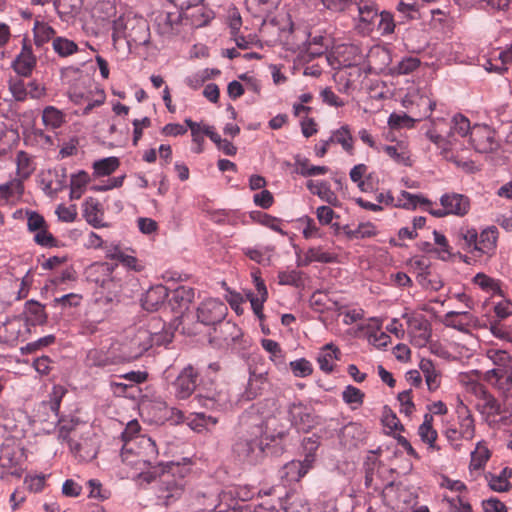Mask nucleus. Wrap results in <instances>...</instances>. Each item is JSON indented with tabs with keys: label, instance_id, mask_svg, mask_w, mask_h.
<instances>
[{
	"label": "nucleus",
	"instance_id": "obj_1",
	"mask_svg": "<svg viewBox=\"0 0 512 512\" xmlns=\"http://www.w3.org/2000/svg\"><path fill=\"white\" fill-rule=\"evenodd\" d=\"M275 421L273 417L264 419L262 416L255 414V409L242 416V422L250 430L239 436L233 445V452L240 461L255 464L262 457L269 441H275L276 438H282L285 435L284 430L270 431Z\"/></svg>",
	"mask_w": 512,
	"mask_h": 512
},
{
	"label": "nucleus",
	"instance_id": "obj_2",
	"mask_svg": "<svg viewBox=\"0 0 512 512\" xmlns=\"http://www.w3.org/2000/svg\"><path fill=\"white\" fill-rule=\"evenodd\" d=\"M104 253L107 259L115 261L108 267L110 278L103 281V287L113 296H117L124 285L133 280L131 272H141L145 265L138 259L135 251L117 242H110L104 246Z\"/></svg>",
	"mask_w": 512,
	"mask_h": 512
},
{
	"label": "nucleus",
	"instance_id": "obj_3",
	"mask_svg": "<svg viewBox=\"0 0 512 512\" xmlns=\"http://www.w3.org/2000/svg\"><path fill=\"white\" fill-rule=\"evenodd\" d=\"M158 448L155 441L147 436H138L136 439L123 444L121 450L122 462L134 470L132 477L138 476L150 482L156 476L160 467L153 466L158 457Z\"/></svg>",
	"mask_w": 512,
	"mask_h": 512
},
{
	"label": "nucleus",
	"instance_id": "obj_4",
	"mask_svg": "<svg viewBox=\"0 0 512 512\" xmlns=\"http://www.w3.org/2000/svg\"><path fill=\"white\" fill-rule=\"evenodd\" d=\"M174 337L172 327L160 318L151 317L146 326L139 327L129 339V361L140 357L154 345L166 346Z\"/></svg>",
	"mask_w": 512,
	"mask_h": 512
},
{
	"label": "nucleus",
	"instance_id": "obj_5",
	"mask_svg": "<svg viewBox=\"0 0 512 512\" xmlns=\"http://www.w3.org/2000/svg\"><path fill=\"white\" fill-rule=\"evenodd\" d=\"M472 127L466 116L456 114L449 124L442 118L433 119L425 135L445 154L453 149L459 138L470 136Z\"/></svg>",
	"mask_w": 512,
	"mask_h": 512
},
{
	"label": "nucleus",
	"instance_id": "obj_6",
	"mask_svg": "<svg viewBox=\"0 0 512 512\" xmlns=\"http://www.w3.org/2000/svg\"><path fill=\"white\" fill-rule=\"evenodd\" d=\"M256 491L254 488L244 485L224 490L219 494V501L212 512H271L273 503L262 501L257 504L247 503Z\"/></svg>",
	"mask_w": 512,
	"mask_h": 512
},
{
	"label": "nucleus",
	"instance_id": "obj_7",
	"mask_svg": "<svg viewBox=\"0 0 512 512\" xmlns=\"http://www.w3.org/2000/svg\"><path fill=\"white\" fill-rule=\"evenodd\" d=\"M188 469L179 463L169 462L159 468L156 476L150 480L158 478L157 498L165 506L175 503L184 493L185 475Z\"/></svg>",
	"mask_w": 512,
	"mask_h": 512
},
{
	"label": "nucleus",
	"instance_id": "obj_8",
	"mask_svg": "<svg viewBox=\"0 0 512 512\" xmlns=\"http://www.w3.org/2000/svg\"><path fill=\"white\" fill-rule=\"evenodd\" d=\"M147 21L132 11L123 13L113 22V41L124 38L129 44L145 45L149 42Z\"/></svg>",
	"mask_w": 512,
	"mask_h": 512
},
{
	"label": "nucleus",
	"instance_id": "obj_9",
	"mask_svg": "<svg viewBox=\"0 0 512 512\" xmlns=\"http://www.w3.org/2000/svg\"><path fill=\"white\" fill-rule=\"evenodd\" d=\"M349 15L353 27L358 34L370 35L375 29L379 18L376 4L370 0H354Z\"/></svg>",
	"mask_w": 512,
	"mask_h": 512
},
{
	"label": "nucleus",
	"instance_id": "obj_10",
	"mask_svg": "<svg viewBox=\"0 0 512 512\" xmlns=\"http://www.w3.org/2000/svg\"><path fill=\"white\" fill-rule=\"evenodd\" d=\"M129 362V357L122 352L118 343H111L108 347L90 349L86 355V365L88 367L107 368Z\"/></svg>",
	"mask_w": 512,
	"mask_h": 512
},
{
	"label": "nucleus",
	"instance_id": "obj_11",
	"mask_svg": "<svg viewBox=\"0 0 512 512\" xmlns=\"http://www.w3.org/2000/svg\"><path fill=\"white\" fill-rule=\"evenodd\" d=\"M440 206L433 207L431 215L437 218H442L448 215L463 217L468 214L471 203L470 199L459 193H445L440 197Z\"/></svg>",
	"mask_w": 512,
	"mask_h": 512
},
{
	"label": "nucleus",
	"instance_id": "obj_12",
	"mask_svg": "<svg viewBox=\"0 0 512 512\" xmlns=\"http://www.w3.org/2000/svg\"><path fill=\"white\" fill-rule=\"evenodd\" d=\"M24 461V453L22 449L14 444H4L0 450V467L3 472L1 479H5L7 475L21 477L22 463Z\"/></svg>",
	"mask_w": 512,
	"mask_h": 512
},
{
	"label": "nucleus",
	"instance_id": "obj_13",
	"mask_svg": "<svg viewBox=\"0 0 512 512\" xmlns=\"http://www.w3.org/2000/svg\"><path fill=\"white\" fill-rule=\"evenodd\" d=\"M181 14L184 25H190L194 28L207 25L214 17L213 11L205 6L202 1L182 3Z\"/></svg>",
	"mask_w": 512,
	"mask_h": 512
},
{
	"label": "nucleus",
	"instance_id": "obj_14",
	"mask_svg": "<svg viewBox=\"0 0 512 512\" xmlns=\"http://www.w3.org/2000/svg\"><path fill=\"white\" fill-rule=\"evenodd\" d=\"M402 106L406 109H418L420 116H430L436 103L433 101L426 88L411 86L402 99Z\"/></svg>",
	"mask_w": 512,
	"mask_h": 512
},
{
	"label": "nucleus",
	"instance_id": "obj_15",
	"mask_svg": "<svg viewBox=\"0 0 512 512\" xmlns=\"http://www.w3.org/2000/svg\"><path fill=\"white\" fill-rule=\"evenodd\" d=\"M58 423V440L67 442L70 451L75 457L79 458L81 461H89L96 457V451L93 448L85 450L83 444L78 443L69 437L70 433L75 429V420L58 419Z\"/></svg>",
	"mask_w": 512,
	"mask_h": 512
},
{
	"label": "nucleus",
	"instance_id": "obj_16",
	"mask_svg": "<svg viewBox=\"0 0 512 512\" xmlns=\"http://www.w3.org/2000/svg\"><path fill=\"white\" fill-rule=\"evenodd\" d=\"M362 59L359 47L353 44H340L333 47L328 60L335 69L357 65Z\"/></svg>",
	"mask_w": 512,
	"mask_h": 512
},
{
	"label": "nucleus",
	"instance_id": "obj_17",
	"mask_svg": "<svg viewBox=\"0 0 512 512\" xmlns=\"http://www.w3.org/2000/svg\"><path fill=\"white\" fill-rule=\"evenodd\" d=\"M470 144L476 152L490 153L497 149L495 131L487 125L475 124L470 133Z\"/></svg>",
	"mask_w": 512,
	"mask_h": 512
},
{
	"label": "nucleus",
	"instance_id": "obj_18",
	"mask_svg": "<svg viewBox=\"0 0 512 512\" xmlns=\"http://www.w3.org/2000/svg\"><path fill=\"white\" fill-rule=\"evenodd\" d=\"M227 306L219 299H206L197 309L198 320L205 325L222 322L227 315Z\"/></svg>",
	"mask_w": 512,
	"mask_h": 512
},
{
	"label": "nucleus",
	"instance_id": "obj_19",
	"mask_svg": "<svg viewBox=\"0 0 512 512\" xmlns=\"http://www.w3.org/2000/svg\"><path fill=\"white\" fill-rule=\"evenodd\" d=\"M197 379L198 373L193 366L183 368L171 384L175 397L180 400L189 398L196 389Z\"/></svg>",
	"mask_w": 512,
	"mask_h": 512
},
{
	"label": "nucleus",
	"instance_id": "obj_20",
	"mask_svg": "<svg viewBox=\"0 0 512 512\" xmlns=\"http://www.w3.org/2000/svg\"><path fill=\"white\" fill-rule=\"evenodd\" d=\"M483 379L495 388L504 399H512L511 371L502 368H492L484 373Z\"/></svg>",
	"mask_w": 512,
	"mask_h": 512
},
{
	"label": "nucleus",
	"instance_id": "obj_21",
	"mask_svg": "<svg viewBox=\"0 0 512 512\" xmlns=\"http://www.w3.org/2000/svg\"><path fill=\"white\" fill-rule=\"evenodd\" d=\"M155 25L160 35L170 38L179 35L184 25L181 12H159L155 17Z\"/></svg>",
	"mask_w": 512,
	"mask_h": 512
},
{
	"label": "nucleus",
	"instance_id": "obj_22",
	"mask_svg": "<svg viewBox=\"0 0 512 512\" xmlns=\"http://www.w3.org/2000/svg\"><path fill=\"white\" fill-rule=\"evenodd\" d=\"M288 417L291 425L299 432H308L315 424L311 409L300 402H294L288 406Z\"/></svg>",
	"mask_w": 512,
	"mask_h": 512
},
{
	"label": "nucleus",
	"instance_id": "obj_23",
	"mask_svg": "<svg viewBox=\"0 0 512 512\" xmlns=\"http://www.w3.org/2000/svg\"><path fill=\"white\" fill-rule=\"evenodd\" d=\"M369 71L373 73L386 72L392 66V55L389 48L374 45L367 53Z\"/></svg>",
	"mask_w": 512,
	"mask_h": 512
},
{
	"label": "nucleus",
	"instance_id": "obj_24",
	"mask_svg": "<svg viewBox=\"0 0 512 512\" xmlns=\"http://www.w3.org/2000/svg\"><path fill=\"white\" fill-rule=\"evenodd\" d=\"M149 413L152 414L156 423L170 422L179 424L183 422V412L175 407H169L164 401H155L149 405Z\"/></svg>",
	"mask_w": 512,
	"mask_h": 512
},
{
	"label": "nucleus",
	"instance_id": "obj_25",
	"mask_svg": "<svg viewBox=\"0 0 512 512\" xmlns=\"http://www.w3.org/2000/svg\"><path fill=\"white\" fill-rule=\"evenodd\" d=\"M28 332L27 323L20 317L8 319L0 326V341L14 344Z\"/></svg>",
	"mask_w": 512,
	"mask_h": 512
},
{
	"label": "nucleus",
	"instance_id": "obj_26",
	"mask_svg": "<svg viewBox=\"0 0 512 512\" xmlns=\"http://www.w3.org/2000/svg\"><path fill=\"white\" fill-rule=\"evenodd\" d=\"M36 63L37 59L31 46L24 43L20 53L11 62V68L18 76L29 77L36 67Z\"/></svg>",
	"mask_w": 512,
	"mask_h": 512
},
{
	"label": "nucleus",
	"instance_id": "obj_27",
	"mask_svg": "<svg viewBox=\"0 0 512 512\" xmlns=\"http://www.w3.org/2000/svg\"><path fill=\"white\" fill-rule=\"evenodd\" d=\"M268 384V370L250 365L249 379L245 390L247 400L256 398Z\"/></svg>",
	"mask_w": 512,
	"mask_h": 512
},
{
	"label": "nucleus",
	"instance_id": "obj_28",
	"mask_svg": "<svg viewBox=\"0 0 512 512\" xmlns=\"http://www.w3.org/2000/svg\"><path fill=\"white\" fill-rule=\"evenodd\" d=\"M312 468V458L310 456L303 458V460H292L282 467L280 477L287 482H296L303 478Z\"/></svg>",
	"mask_w": 512,
	"mask_h": 512
},
{
	"label": "nucleus",
	"instance_id": "obj_29",
	"mask_svg": "<svg viewBox=\"0 0 512 512\" xmlns=\"http://www.w3.org/2000/svg\"><path fill=\"white\" fill-rule=\"evenodd\" d=\"M296 255V263L298 267L308 266L313 262L333 263L337 259L336 254L326 251L322 246L310 247L302 257L299 255V253H296Z\"/></svg>",
	"mask_w": 512,
	"mask_h": 512
},
{
	"label": "nucleus",
	"instance_id": "obj_30",
	"mask_svg": "<svg viewBox=\"0 0 512 512\" xmlns=\"http://www.w3.org/2000/svg\"><path fill=\"white\" fill-rule=\"evenodd\" d=\"M498 240V229L495 226H489L481 231L477 236L476 252L481 255L494 254Z\"/></svg>",
	"mask_w": 512,
	"mask_h": 512
},
{
	"label": "nucleus",
	"instance_id": "obj_31",
	"mask_svg": "<svg viewBox=\"0 0 512 512\" xmlns=\"http://www.w3.org/2000/svg\"><path fill=\"white\" fill-rule=\"evenodd\" d=\"M104 212L101 204L95 198H88L83 203V217L94 228L106 227L103 222Z\"/></svg>",
	"mask_w": 512,
	"mask_h": 512
},
{
	"label": "nucleus",
	"instance_id": "obj_32",
	"mask_svg": "<svg viewBox=\"0 0 512 512\" xmlns=\"http://www.w3.org/2000/svg\"><path fill=\"white\" fill-rule=\"evenodd\" d=\"M168 297V289L164 285H155L150 287L141 299L145 310L155 311Z\"/></svg>",
	"mask_w": 512,
	"mask_h": 512
},
{
	"label": "nucleus",
	"instance_id": "obj_33",
	"mask_svg": "<svg viewBox=\"0 0 512 512\" xmlns=\"http://www.w3.org/2000/svg\"><path fill=\"white\" fill-rule=\"evenodd\" d=\"M340 350L333 343L324 345L318 356L317 363L321 371L330 374L334 371L335 361L339 359Z\"/></svg>",
	"mask_w": 512,
	"mask_h": 512
},
{
	"label": "nucleus",
	"instance_id": "obj_34",
	"mask_svg": "<svg viewBox=\"0 0 512 512\" xmlns=\"http://www.w3.org/2000/svg\"><path fill=\"white\" fill-rule=\"evenodd\" d=\"M474 322V316L468 311H449L444 316V324L459 331H467Z\"/></svg>",
	"mask_w": 512,
	"mask_h": 512
},
{
	"label": "nucleus",
	"instance_id": "obj_35",
	"mask_svg": "<svg viewBox=\"0 0 512 512\" xmlns=\"http://www.w3.org/2000/svg\"><path fill=\"white\" fill-rule=\"evenodd\" d=\"M17 179L23 182L28 179L36 169L34 157L26 151L20 150L15 157Z\"/></svg>",
	"mask_w": 512,
	"mask_h": 512
},
{
	"label": "nucleus",
	"instance_id": "obj_36",
	"mask_svg": "<svg viewBox=\"0 0 512 512\" xmlns=\"http://www.w3.org/2000/svg\"><path fill=\"white\" fill-rule=\"evenodd\" d=\"M308 190L317 195L322 201L327 202L332 206H337L339 203L338 197L334 191H332L327 181H313L309 180L306 183Z\"/></svg>",
	"mask_w": 512,
	"mask_h": 512
},
{
	"label": "nucleus",
	"instance_id": "obj_37",
	"mask_svg": "<svg viewBox=\"0 0 512 512\" xmlns=\"http://www.w3.org/2000/svg\"><path fill=\"white\" fill-rule=\"evenodd\" d=\"M342 230L349 240L372 238L378 234L377 227L372 222H362L356 227L345 225Z\"/></svg>",
	"mask_w": 512,
	"mask_h": 512
},
{
	"label": "nucleus",
	"instance_id": "obj_38",
	"mask_svg": "<svg viewBox=\"0 0 512 512\" xmlns=\"http://www.w3.org/2000/svg\"><path fill=\"white\" fill-rule=\"evenodd\" d=\"M25 320L27 326L42 325L47 321V314L45 312V306L35 300H29L25 303Z\"/></svg>",
	"mask_w": 512,
	"mask_h": 512
},
{
	"label": "nucleus",
	"instance_id": "obj_39",
	"mask_svg": "<svg viewBox=\"0 0 512 512\" xmlns=\"http://www.w3.org/2000/svg\"><path fill=\"white\" fill-rule=\"evenodd\" d=\"M398 202V205L405 209H416L417 207H420L430 214L434 207V203H432L429 199L421 195L409 193L407 191L401 192Z\"/></svg>",
	"mask_w": 512,
	"mask_h": 512
},
{
	"label": "nucleus",
	"instance_id": "obj_40",
	"mask_svg": "<svg viewBox=\"0 0 512 512\" xmlns=\"http://www.w3.org/2000/svg\"><path fill=\"white\" fill-rule=\"evenodd\" d=\"M433 423V415L430 413H426L424 415L423 423L418 428V435L423 443L428 446L430 450H439V447L436 444V440L438 437L437 431L432 426Z\"/></svg>",
	"mask_w": 512,
	"mask_h": 512
},
{
	"label": "nucleus",
	"instance_id": "obj_41",
	"mask_svg": "<svg viewBox=\"0 0 512 512\" xmlns=\"http://www.w3.org/2000/svg\"><path fill=\"white\" fill-rule=\"evenodd\" d=\"M242 252L250 260L260 265L267 266L271 263L274 247L268 245H256L254 247H244L242 248Z\"/></svg>",
	"mask_w": 512,
	"mask_h": 512
},
{
	"label": "nucleus",
	"instance_id": "obj_42",
	"mask_svg": "<svg viewBox=\"0 0 512 512\" xmlns=\"http://www.w3.org/2000/svg\"><path fill=\"white\" fill-rule=\"evenodd\" d=\"M262 348L269 353L270 361L278 368L283 369L286 366V353L280 344L272 339L264 338L261 340Z\"/></svg>",
	"mask_w": 512,
	"mask_h": 512
},
{
	"label": "nucleus",
	"instance_id": "obj_43",
	"mask_svg": "<svg viewBox=\"0 0 512 512\" xmlns=\"http://www.w3.org/2000/svg\"><path fill=\"white\" fill-rule=\"evenodd\" d=\"M380 150L384 151L392 160L405 166L411 165L410 153L407 144L398 141L395 145H381Z\"/></svg>",
	"mask_w": 512,
	"mask_h": 512
},
{
	"label": "nucleus",
	"instance_id": "obj_44",
	"mask_svg": "<svg viewBox=\"0 0 512 512\" xmlns=\"http://www.w3.org/2000/svg\"><path fill=\"white\" fill-rule=\"evenodd\" d=\"M419 367L425 377L428 389L430 391L437 390L441 384V373L435 364L429 359H422Z\"/></svg>",
	"mask_w": 512,
	"mask_h": 512
},
{
	"label": "nucleus",
	"instance_id": "obj_45",
	"mask_svg": "<svg viewBox=\"0 0 512 512\" xmlns=\"http://www.w3.org/2000/svg\"><path fill=\"white\" fill-rule=\"evenodd\" d=\"M463 440H472L475 436V422L470 411L463 407L458 410V427Z\"/></svg>",
	"mask_w": 512,
	"mask_h": 512
},
{
	"label": "nucleus",
	"instance_id": "obj_46",
	"mask_svg": "<svg viewBox=\"0 0 512 512\" xmlns=\"http://www.w3.org/2000/svg\"><path fill=\"white\" fill-rule=\"evenodd\" d=\"M473 283L477 285L482 291L491 296H502L501 282L484 273H477L473 277Z\"/></svg>",
	"mask_w": 512,
	"mask_h": 512
},
{
	"label": "nucleus",
	"instance_id": "obj_47",
	"mask_svg": "<svg viewBox=\"0 0 512 512\" xmlns=\"http://www.w3.org/2000/svg\"><path fill=\"white\" fill-rule=\"evenodd\" d=\"M420 66V60L414 56H406L403 57L399 62L395 65H392L388 68V75L391 76H400V75H408L417 70Z\"/></svg>",
	"mask_w": 512,
	"mask_h": 512
},
{
	"label": "nucleus",
	"instance_id": "obj_48",
	"mask_svg": "<svg viewBox=\"0 0 512 512\" xmlns=\"http://www.w3.org/2000/svg\"><path fill=\"white\" fill-rule=\"evenodd\" d=\"M332 140L336 144L341 145L342 149L350 155L354 153V139L351 134L349 125L344 124L336 130L332 131Z\"/></svg>",
	"mask_w": 512,
	"mask_h": 512
},
{
	"label": "nucleus",
	"instance_id": "obj_49",
	"mask_svg": "<svg viewBox=\"0 0 512 512\" xmlns=\"http://www.w3.org/2000/svg\"><path fill=\"white\" fill-rule=\"evenodd\" d=\"M42 122L48 129H58L65 122V114L54 106H47L42 112Z\"/></svg>",
	"mask_w": 512,
	"mask_h": 512
},
{
	"label": "nucleus",
	"instance_id": "obj_50",
	"mask_svg": "<svg viewBox=\"0 0 512 512\" xmlns=\"http://www.w3.org/2000/svg\"><path fill=\"white\" fill-rule=\"evenodd\" d=\"M295 168L296 172L303 177L325 175L329 171L327 166L312 165L306 158L296 159Z\"/></svg>",
	"mask_w": 512,
	"mask_h": 512
},
{
	"label": "nucleus",
	"instance_id": "obj_51",
	"mask_svg": "<svg viewBox=\"0 0 512 512\" xmlns=\"http://www.w3.org/2000/svg\"><path fill=\"white\" fill-rule=\"evenodd\" d=\"M63 182V179H60L58 173L51 170L43 174L41 178L43 191L49 196H53L61 191L63 188Z\"/></svg>",
	"mask_w": 512,
	"mask_h": 512
},
{
	"label": "nucleus",
	"instance_id": "obj_52",
	"mask_svg": "<svg viewBox=\"0 0 512 512\" xmlns=\"http://www.w3.org/2000/svg\"><path fill=\"white\" fill-rule=\"evenodd\" d=\"M510 476H512V470L505 468L499 475H487L486 480L493 491L506 492L511 488V484L508 481Z\"/></svg>",
	"mask_w": 512,
	"mask_h": 512
},
{
	"label": "nucleus",
	"instance_id": "obj_53",
	"mask_svg": "<svg viewBox=\"0 0 512 512\" xmlns=\"http://www.w3.org/2000/svg\"><path fill=\"white\" fill-rule=\"evenodd\" d=\"M34 42L36 46H42L55 37V30L47 23L36 20L33 27Z\"/></svg>",
	"mask_w": 512,
	"mask_h": 512
},
{
	"label": "nucleus",
	"instance_id": "obj_54",
	"mask_svg": "<svg viewBox=\"0 0 512 512\" xmlns=\"http://www.w3.org/2000/svg\"><path fill=\"white\" fill-rule=\"evenodd\" d=\"M119 165V159L114 156L97 160L93 163L94 175L97 177L108 176L112 174Z\"/></svg>",
	"mask_w": 512,
	"mask_h": 512
},
{
	"label": "nucleus",
	"instance_id": "obj_55",
	"mask_svg": "<svg viewBox=\"0 0 512 512\" xmlns=\"http://www.w3.org/2000/svg\"><path fill=\"white\" fill-rule=\"evenodd\" d=\"M198 402L208 409L226 410L231 406V402L226 393H219L217 397H198Z\"/></svg>",
	"mask_w": 512,
	"mask_h": 512
},
{
	"label": "nucleus",
	"instance_id": "obj_56",
	"mask_svg": "<svg viewBox=\"0 0 512 512\" xmlns=\"http://www.w3.org/2000/svg\"><path fill=\"white\" fill-rule=\"evenodd\" d=\"M52 47L60 57H68L78 51L77 44L65 37H55L52 41Z\"/></svg>",
	"mask_w": 512,
	"mask_h": 512
},
{
	"label": "nucleus",
	"instance_id": "obj_57",
	"mask_svg": "<svg viewBox=\"0 0 512 512\" xmlns=\"http://www.w3.org/2000/svg\"><path fill=\"white\" fill-rule=\"evenodd\" d=\"M490 457L488 448L481 443H478L475 450L471 453L470 470H481Z\"/></svg>",
	"mask_w": 512,
	"mask_h": 512
},
{
	"label": "nucleus",
	"instance_id": "obj_58",
	"mask_svg": "<svg viewBox=\"0 0 512 512\" xmlns=\"http://www.w3.org/2000/svg\"><path fill=\"white\" fill-rule=\"evenodd\" d=\"M370 322L373 324V326L376 327V331H373L369 334V342L378 348L386 347L390 342V336L380 330L382 324L381 320L379 318L372 317L370 318Z\"/></svg>",
	"mask_w": 512,
	"mask_h": 512
},
{
	"label": "nucleus",
	"instance_id": "obj_59",
	"mask_svg": "<svg viewBox=\"0 0 512 512\" xmlns=\"http://www.w3.org/2000/svg\"><path fill=\"white\" fill-rule=\"evenodd\" d=\"M365 394L357 387L348 385L342 392L343 401L353 409L360 407L364 402Z\"/></svg>",
	"mask_w": 512,
	"mask_h": 512
},
{
	"label": "nucleus",
	"instance_id": "obj_60",
	"mask_svg": "<svg viewBox=\"0 0 512 512\" xmlns=\"http://www.w3.org/2000/svg\"><path fill=\"white\" fill-rule=\"evenodd\" d=\"M278 283L296 288L303 286L302 272L296 269H287L278 272Z\"/></svg>",
	"mask_w": 512,
	"mask_h": 512
},
{
	"label": "nucleus",
	"instance_id": "obj_61",
	"mask_svg": "<svg viewBox=\"0 0 512 512\" xmlns=\"http://www.w3.org/2000/svg\"><path fill=\"white\" fill-rule=\"evenodd\" d=\"M309 507L302 500H293L287 498L286 500L278 501V506L273 504V511L271 512H308Z\"/></svg>",
	"mask_w": 512,
	"mask_h": 512
},
{
	"label": "nucleus",
	"instance_id": "obj_62",
	"mask_svg": "<svg viewBox=\"0 0 512 512\" xmlns=\"http://www.w3.org/2000/svg\"><path fill=\"white\" fill-rule=\"evenodd\" d=\"M486 357L496 366L495 368L507 369L511 362L508 352L497 348L487 349Z\"/></svg>",
	"mask_w": 512,
	"mask_h": 512
},
{
	"label": "nucleus",
	"instance_id": "obj_63",
	"mask_svg": "<svg viewBox=\"0 0 512 512\" xmlns=\"http://www.w3.org/2000/svg\"><path fill=\"white\" fill-rule=\"evenodd\" d=\"M194 298V290L189 287L181 286L174 290L171 301L178 304L180 310L188 308Z\"/></svg>",
	"mask_w": 512,
	"mask_h": 512
},
{
	"label": "nucleus",
	"instance_id": "obj_64",
	"mask_svg": "<svg viewBox=\"0 0 512 512\" xmlns=\"http://www.w3.org/2000/svg\"><path fill=\"white\" fill-rule=\"evenodd\" d=\"M8 89L15 101L24 102L27 99V84L19 77L8 80Z\"/></svg>",
	"mask_w": 512,
	"mask_h": 512
}]
</instances>
